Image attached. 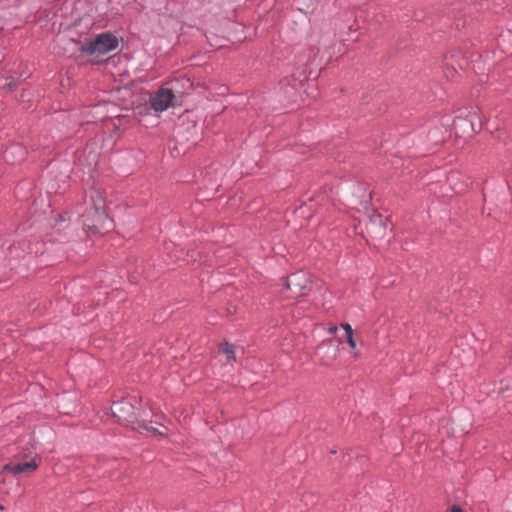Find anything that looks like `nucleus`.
Masks as SVG:
<instances>
[{"label":"nucleus","instance_id":"nucleus-1","mask_svg":"<svg viewBox=\"0 0 512 512\" xmlns=\"http://www.w3.org/2000/svg\"><path fill=\"white\" fill-rule=\"evenodd\" d=\"M91 201L94 208L92 219L87 217L84 220V228L88 232L102 233L112 229V220L105 211V197L100 190H94L91 193Z\"/></svg>","mask_w":512,"mask_h":512},{"label":"nucleus","instance_id":"nucleus-2","mask_svg":"<svg viewBox=\"0 0 512 512\" xmlns=\"http://www.w3.org/2000/svg\"><path fill=\"white\" fill-rule=\"evenodd\" d=\"M119 41L111 33H101L95 38L84 41L80 51L87 55L101 56L117 49Z\"/></svg>","mask_w":512,"mask_h":512},{"label":"nucleus","instance_id":"nucleus-3","mask_svg":"<svg viewBox=\"0 0 512 512\" xmlns=\"http://www.w3.org/2000/svg\"><path fill=\"white\" fill-rule=\"evenodd\" d=\"M286 289L289 291V297L306 295L311 289V281L308 274L304 271L291 274L286 280Z\"/></svg>","mask_w":512,"mask_h":512},{"label":"nucleus","instance_id":"nucleus-4","mask_svg":"<svg viewBox=\"0 0 512 512\" xmlns=\"http://www.w3.org/2000/svg\"><path fill=\"white\" fill-rule=\"evenodd\" d=\"M112 413L119 422L125 424L134 423L137 420V412L134 406L128 401H120L113 404Z\"/></svg>","mask_w":512,"mask_h":512},{"label":"nucleus","instance_id":"nucleus-5","mask_svg":"<svg viewBox=\"0 0 512 512\" xmlns=\"http://www.w3.org/2000/svg\"><path fill=\"white\" fill-rule=\"evenodd\" d=\"M173 99L174 93L172 90L160 88L150 97V105L154 111L163 112L170 107Z\"/></svg>","mask_w":512,"mask_h":512},{"label":"nucleus","instance_id":"nucleus-6","mask_svg":"<svg viewBox=\"0 0 512 512\" xmlns=\"http://www.w3.org/2000/svg\"><path fill=\"white\" fill-rule=\"evenodd\" d=\"M38 466L39 464L35 459H31L30 461L24 463L6 464L3 466L2 471L0 473L1 481H5V472H11L14 475L31 474L35 470H37Z\"/></svg>","mask_w":512,"mask_h":512},{"label":"nucleus","instance_id":"nucleus-7","mask_svg":"<svg viewBox=\"0 0 512 512\" xmlns=\"http://www.w3.org/2000/svg\"><path fill=\"white\" fill-rule=\"evenodd\" d=\"M26 155L25 149L19 144H13L4 151V159L7 163L17 164L24 160Z\"/></svg>","mask_w":512,"mask_h":512},{"label":"nucleus","instance_id":"nucleus-8","mask_svg":"<svg viewBox=\"0 0 512 512\" xmlns=\"http://www.w3.org/2000/svg\"><path fill=\"white\" fill-rule=\"evenodd\" d=\"M220 352L225 355L227 362L236 360L234 346L229 343H223L220 345Z\"/></svg>","mask_w":512,"mask_h":512},{"label":"nucleus","instance_id":"nucleus-9","mask_svg":"<svg viewBox=\"0 0 512 512\" xmlns=\"http://www.w3.org/2000/svg\"><path fill=\"white\" fill-rule=\"evenodd\" d=\"M346 340H347V343L349 344V347L355 351L356 350V342L353 338V334L352 335H347L346 337Z\"/></svg>","mask_w":512,"mask_h":512},{"label":"nucleus","instance_id":"nucleus-10","mask_svg":"<svg viewBox=\"0 0 512 512\" xmlns=\"http://www.w3.org/2000/svg\"><path fill=\"white\" fill-rule=\"evenodd\" d=\"M341 327L345 330V332H346V336H347V335H352V334H353V329H352V327H351V325H350V324H348V323H343V324H341Z\"/></svg>","mask_w":512,"mask_h":512},{"label":"nucleus","instance_id":"nucleus-11","mask_svg":"<svg viewBox=\"0 0 512 512\" xmlns=\"http://www.w3.org/2000/svg\"><path fill=\"white\" fill-rule=\"evenodd\" d=\"M337 330H338V328H337V326H335V325H331V326L328 328V332H329L330 334H335V333L337 332Z\"/></svg>","mask_w":512,"mask_h":512},{"label":"nucleus","instance_id":"nucleus-12","mask_svg":"<svg viewBox=\"0 0 512 512\" xmlns=\"http://www.w3.org/2000/svg\"><path fill=\"white\" fill-rule=\"evenodd\" d=\"M450 512H463V510L459 506L454 505L451 507Z\"/></svg>","mask_w":512,"mask_h":512},{"label":"nucleus","instance_id":"nucleus-13","mask_svg":"<svg viewBox=\"0 0 512 512\" xmlns=\"http://www.w3.org/2000/svg\"><path fill=\"white\" fill-rule=\"evenodd\" d=\"M7 86L9 87V89H11L12 88V83L11 82L7 83Z\"/></svg>","mask_w":512,"mask_h":512},{"label":"nucleus","instance_id":"nucleus-14","mask_svg":"<svg viewBox=\"0 0 512 512\" xmlns=\"http://www.w3.org/2000/svg\"><path fill=\"white\" fill-rule=\"evenodd\" d=\"M0 509H3V507H2V506H0Z\"/></svg>","mask_w":512,"mask_h":512}]
</instances>
